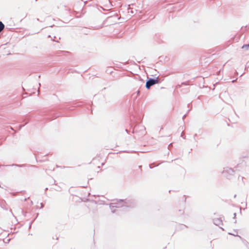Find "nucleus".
<instances>
[{
  "mask_svg": "<svg viewBox=\"0 0 249 249\" xmlns=\"http://www.w3.org/2000/svg\"><path fill=\"white\" fill-rule=\"evenodd\" d=\"M158 81L157 80H155V79H150L146 82V87L147 89H149L151 86H153V85H154L155 84L158 83Z\"/></svg>",
  "mask_w": 249,
  "mask_h": 249,
  "instance_id": "obj_1",
  "label": "nucleus"
},
{
  "mask_svg": "<svg viewBox=\"0 0 249 249\" xmlns=\"http://www.w3.org/2000/svg\"><path fill=\"white\" fill-rule=\"evenodd\" d=\"M4 25L1 21H0V32H1L4 29Z\"/></svg>",
  "mask_w": 249,
  "mask_h": 249,
  "instance_id": "obj_2",
  "label": "nucleus"
},
{
  "mask_svg": "<svg viewBox=\"0 0 249 249\" xmlns=\"http://www.w3.org/2000/svg\"><path fill=\"white\" fill-rule=\"evenodd\" d=\"M242 49L247 51L249 50V44L247 45H244L242 47Z\"/></svg>",
  "mask_w": 249,
  "mask_h": 249,
  "instance_id": "obj_3",
  "label": "nucleus"
}]
</instances>
